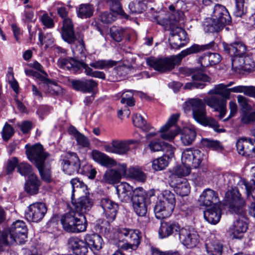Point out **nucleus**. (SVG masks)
Segmentation results:
<instances>
[{
	"mask_svg": "<svg viewBox=\"0 0 255 255\" xmlns=\"http://www.w3.org/2000/svg\"><path fill=\"white\" fill-rule=\"evenodd\" d=\"M70 183L72 187L71 199L74 209L61 217V223L68 232H84L87 225L84 213L91 208L92 202L87 195L88 193L87 186L82 181L75 178Z\"/></svg>",
	"mask_w": 255,
	"mask_h": 255,
	"instance_id": "f257e3e1",
	"label": "nucleus"
},
{
	"mask_svg": "<svg viewBox=\"0 0 255 255\" xmlns=\"http://www.w3.org/2000/svg\"><path fill=\"white\" fill-rule=\"evenodd\" d=\"M225 198L230 211L238 216L229 227L227 233L233 238L241 239L248 229L246 201L236 187L229 190L226 193Z\"/></svg>",
	"mask_w": 255,
	"mask_h": 255,
	"instance_id": "f03ea898",
	"label": "nucleus"
},
{
	"mask_svg": "<svg viewBox=\"0 0 255 255\" xmlns=\"http://www.w3.org/2000/svg\"><path fill=\"white\" fill-rule=\"evenodd\" d=\"M215 42L212 41L210 43L198 45L193 44L190 47L182 51L179 54L164 58H156L149 57L146 60L148 66L153 68L155 70L165 72L173 69L176 65L179 64L182 58L186 56L194 53H197L205 50L212 49L215 45Z\"/></svg>",
	"mask_w": 255,
	"mask_h": 255,
	"instance_id": "7ed1b4c3",
	"label": "nucleus"
},
{
	"mask_svg": "<svg viewBox=\"0 0 255 255\" xmlns=\"http://www.w3.org/2000/svg\"><path fill=\"white\" fill-rule=\"evenodd\" d=\"M28 159L33 162L37 168L42 179L49 182L51 180L50 165L47 161L49 153L44 150L43 146L36 143L32 146L25 145Z\"/></svg>",
	"mask_w": 255,
	"mask_h": 255,
	"instance_id": "20e7f679",
	"label": "nucleus"
},
{
	"mask_svg": "<svg viewBox=\"0 0 255 255\" xmlns=\"http://www.w3.org/2000/svg\"><path fill=\"white\" fill-rule=\"evenodd\" d=\"M231 22V17L226 7L217 4L214 7L211 17L206 19L203 26L205 32L214 33L220 31Z\"/></svg>",
	"mask_w": 255,
	"mask_h": 255,
	"instance_id": "39448f33",
	"label": "nucleus"
},
{
	"mask_svg": "<svg viewBox=\"0 0 255 255\" xmlns=\"http://www.w3.org/2000/svg\"><path fill=\"white\" fill-rule=\"evenodd\" d=\"M185 105L191 109L193 117L198 123L211 127L218 132L225 131V129L219 128V125L215 119L207 117L206 106L202 100L198 98L190 99L185 102Z\"/></svg>",
	"mask_w": 255,
	"mask_h": 255,
	"instance_id": "423d86ee",
	"label": "nucleus"
},
{
	"mask_svg": "<svg viewBox=\"0 0 255 255\" xmlns=\"http://www.w3.org/2000/svg\"><path fill=\"white\" fill-rule=\"evenodd\" d=\"M27 230L25 223L20 220L14 222L8 230L1 233L0 237V252L3 246L14 243L23 244L26 241Z\"/></svg>",
	"mask_w": 255,
	"mask_h": 255,
	"instance_id": "0eeeda50",
	"label": "nucleus"
},
{
	"mask_svg": "<svg viewBox=\"0 0 255 255\" xmlns=\"http://www.w3.org/2000/svg\"><path fill=\"white\" fill-rule=\"evenodd\" d=\"M161 197L156 202L154 211L156 218L163 219L169 217L174 210L176 204L175 196L169 190H164Z\"/></svg>",
	"mask_w": 255,
	"mask_h": 255,
	"instance_id": "6e6552de",
	"label": "nucleus"
},
{
	"mask_svg": "<svg viewBox=\"0 0 255 255\" xmlns=\"http://www.w3.org/2000/svg\"><path fill=\"white\" fill-rule=\"evenodd\" d=\"M58 66L63 69H67L73 73L80 72L81 68L85 69V72L87 75L95 78L105 79V74L103 72L93 71L87 64L83 62L80 61L74 58H60L58 62Z\"/></svg>",
	"mask_w": 255,
	"mask_h": 255,
	"instance_id": "1a4fd4ad",
	"label": "nucleus"
},
{
	"mask_svg": "<svg viewBox=\"0 0 255 255\" xmlns=\"http://www.w3.org/2000/svg\"><path fill=\"white\" fill-rule=\"evenodd\" d=\"M222 45L225 52L232 57L233 68L241 70V67L245 62L244 56L247 51L246 45L240 41H236L230 44L223 42Z\"/></svg>",
	"mask_w": 255,
	"mask_h": 255,
	"instance_id": "9d476101",
	"label": "nucleus"
},
{
	"mask_svg": "<svg viewBox=\"0 0 255 255\" xmlns=\"http://www.w3.org/2000/svg\"><path fill=\"white\" fill-rule=\"evenodd\" d=\"M132 201L134 211L138 216L145 217L147 211V206L150 203L149 196L154 195V190L146 193L142 187L135 188Z\"/></svg>",
	"mask_w": 255,
	"mask_h": 255,
	"instance_id": "9b49d317",
	"label": "nucleus"
},
{
	"mask_svg": "<svg viewBox=\"0 0 255 255\" xmlns=\"http://www.w3.org/2000/svg\"><path fill=\"white\" fill-rule=\"evenodd\" d=\"M62 39L69 44H73L77 41L80 46L81 51L85 48L83 41V34L81 32L75 33L74 26L71 19L65 18L63 21V26L61 29Z\"/></svg>",
	"mask_w": 255,
	"mask_h": 255,
	"instance_id": "f8f14e48",
	"label": "nucleus"
},
{
	"mask_svg": "<svg viewBox=\"0 0 255 255\" xmlns=\"http://www.w3.org/2000/svg\"><path fill=\"white\" fill-rule=\"evenodd\" d=\"M179 116V114L172 115L166 123L160 128L159 131L162 139L172 141L180 133V129L175 126Z\"/></svg>",
	"mask_w": 255,
	"mask_h": 255,
	"instance_id": "ddd939ff",
	"label": "nucleus"
},
{
	"mask_svg": "<svg viewBox=\"0 0 255 255\" xmlns=\"http://www.w3.org/2000/svg\"><path fill=\"white\" fill-rule=\"evenodd\" d=\"M119 233L125 237L126 243L123 245L126 250H135L140 242V233L137 230L123 228L120 230Z\"/></svg>",
	"mask_w": 255,
	"mask_h": 255,
	"instance_id": "4468645a",
	"label": "nucleus"
},
{
	"mask_svg": "<svg viewBox=\"0 0 255 255\" xmlns=\"http://www.w3.org/2000/svg\"><path fill=\"white\" fill-rule=\"evenodd\" d=\"M47 209L45 204L36 202L30 204L25 213V219L33 222L40 221L45 215Z\"/></svg>",
	"mask_w": 255,
	"mask_h": 255,
	"instance_id": "2eb2a0df",
	"label": "nucleus"
},
{
	"mask_svg": "<svg viewBox=\"0 0 255 255\" xmlns=\"http://www.w3.org/2000/svg\"><path fill=\"white\" fill-rule=\"evenodd\" d=\"M204 98L203 102L210 108L213 109L215 112H219L218 117L220 119H223L226 115L227 109V101L224 98H221V97L209 95Z\"/></svg>",
	"mask_w": 255,
	"mask_h": 255,
	"instance_id": "dca6fc26",
	"label": "nucleus"
},
{
	"mask_svg": "<svg viewBox=\"0 0 255 255\" xmlns=\"http://www.w3.org/2000/svg\"><path fill=\"white\" fill-rule=\"evenodd\" d=\"M181 243L187 248H193L199 243V236L193 229L182 228L179 236Z\"/></svg>",
	"mask_w": 255,
	"mask_h": 255,
	"instance_id": "f3484780",
	"label": "nucleus"
},
{
	"mask_svg": "<svg viewBox=\"0 0 255 255\" xmlns=\"http://www.w3.org/2000/svg\"><path fill=\"white\" fill-rule=\"evenodd\" d=\"M132 143L131 140L114 139L112 141L111 144H105L103 147L104 150L107 152L124 155L129 150V145Z\"/></svg>",
	"mask_w": 255,
	"mask_h": 255,
	"instance_id": "a211bd4d",
	"label": "nucleus"
},
{
	"mask_svg": "<svg viewBox=\"0 0 255 255\" xmlns=\"http://www.w3.org/2000/svg\"><path fill=\"white\" fill-rule=\"evenodd\" d=\"M201 154V151L198 149L187 148L182 152V162L196 168L199 166L202 161Z\"/></svg>",
	"mask_w": 255,
	"mask_h": 255,
	"instance_id": "6ab92c4d",
	"label": "nucleus"
},
{
	"mask_svg": "<svg viewBox=\"0 0 255 255\" xmlns=\"http://www.w3.org/2000/svg\"><path fill=\"white\" fill-rule=\"evenodd\" d=\"M100 206L103 210V213L108 221L113 222L116 218L119 205L108 198H103L100 202Z\"/></svg>",
	"mask_w": 255,
	"mask_h": 255,
	"instance_id": "aec40b11",
	"label": "nucleus"
},
{
	"mask_svg": "<svg viewBox=\"0 0 255 255\" xmlns=\"http://www.w3.org/2000/svg\"><path fill=\"white\" fill-rule=\"evenodd\" d=\"M179 224L176 222H162L158 230L159 237L161 239L167 238L171 235L179 236L181 231Z\"/></svg>",
	"mask_w": 255,
	"mask_h": 255,
	"instance_id": "412c9836",
	"label": "nucleus"
},
{
	"mask_svg": "<svg viewBox=\"0 0 255 255\" xmlns=\"http://www.w3.org/2000/svg\"><path fill=\"white\" fill-rule=\"evenodd\" d=\"M116 191L122 202L128 203L133 201L135 189L127 182H121L116 186Z\"/></svg>",
	"mask_w": 255,
	"mask_h": 255,
	"instance_id": "4be33fe9",
	"label": "nucleus"
},
{
	"mask_svg": "<svg viewBox=\"0 0 255 255\" xmlns=\"http://www.w3.org/2000/svg\"><path fill=\"white\" fill-rule=\"evenodd\" d=\"M192 79L191 82L187 83L185 85L184 89L191 90L194 88L202 89L206 86L205 83L210 81L209 77L199 71L193 73Z\"/></svg>",
	"mask_w": 255,
	"mask_h": 255,
	"instance_id": "5701e85b",
	"label": "nucleus"
},
{
	"mask_svg": "<svg viewBox=\"0 0 255 255\" xmlns=\"http://www.w3.org/2000/svg\"><path fill=\"white\" fill-rule=\"evenodd\" d=\"M198 201L201 205L206 207L217 205L219 201L218 194L210 188H206L200 195Z\"/></svg>",
	"mask_w": 255,
	"mask_h": 255,
	"instance_id": "b1692460",
	"label": "nucleus"
},
{
	"mask_svg": "<svg viewBox=\"0 0 255 255\" xmlns=\"http://www.w3.org/2000/svg\"><path fill=\"white\" fill-rule=\"evenodd\" d=\"M69 248L75 255H86L88 253V247L85 241L78 238L71 237L68 240Z\"/></svg>",
	"mask_w": 255,
	"mask_h": 255,
	"instance_id": "393cba45",
	"label": "nucleus"
},
{
	"mask_svg": "<svg viewBox=\"0 0 255 255\" xmlns=\"http://www.w3.org/2000/svg\"><path fill=\"white\" fill-rule=\"evenodd\" d=\"M169 151L162 156L152 161V167L155 171L164 169L168 164L169 160L174 155V148L172 146H168Z\"/></svg>",
	"mask_w": 255,
	"mask_h": 255,
	"instance_id": "a878e982",
	"label": "nucleus"
},
{
	"mask_svg": "<svg viewBox=\"0 0 255 255\" xmlns=\"http://www.w3.org/2000/svg\"><path fill=\"white\" fill-rule=\"evenodd\" d=\"M205 248L207 255H222L223 246L219 240L211 237L209 242L205 244Z\"/></svg>",
	"mask_w": 255,
	"mask_h": 255,
	"instance_id": "bb28decb",
	"label": "nucleus"
},
{
	"mask_svg": "<svg viewBox=\"0 0 255 255\" xmlns=\"http://www.w3.org/2000/svg\"><path fill=\"white\" fill-rule=\"evenodd\" d=\"M87 247L93 252L99 251L102 248L103 240L98 234L86 235L84 239Z\"/></svg>",
	"mask_w": 255,
	"mask_h": 255,
	"instance_id": "cd10ccee",
	"label": "nucleus"
},
{
	"mask_svg": "<svg viewBox=\"0 0 255 255\" xmlns=\"http://www.w3.org/2000/svg\"><path fill=\"white\" fill-rule=\"evenodd\" d=\"M40 186V181L35 174H31L25 184V191L30 195L36 194Z\"/></svg>",
	"mask_w": 255,
	"mask_h": 255,
	"instance_id": "c85d7f7f",
	"label": "nucleus"
},
{
	"mask_svg": "<svg viewBox=\"0 0 255 255\" xmlns=\"http://www.w3.org/2000/svg\"><path fill=\"white\" fill-rule=\"evenodd\" d=\"M221 216V211L218 205L213 206L212 208L204 211V217L206 221L212 224L219 222Z\"/></svg>",
	"mask_w": 255,
	"mask_h": 255,
	"instance_id": "c756f323",
	"label": "nucleus"
},
{
	"mask_svg": "<svg viewBox=\"0 0 255 255\" xmlns=\"http://www.w3.org/2000/svg\"><path fill=\"white\" fill-rule=\"evenodd\" d=\"M252 139L251 138L244 137L237 141L236 147L239 154L248 157Z\"/></svg>",
	"mask_w": 255,
	"mask_h": 255,
	"instance_id": "7c9ffc66",
	"label": "nucleus"
},
{
	"mask_svg": "<svg viewBox=\"0 0 255 255\" xmlns=\"http://www.w3.org/2000/svg\"><path fill=\"white\" fill-rule=\"evenodd\" d=\"M91 156L94 161L104 166L111 165L114 161L109 156L97 150H93L91 153Z\"/></svg>",
	"mask_w": 255,
	"mask_h": 255,
	"instance_id": "2f4dec72",
	"label": "nucleus"
},
{
	"mask_svg": "<svg viewBox=\"0 0 255 255\" xmlns=\"http://www.w3.org/2000/svg\"><path fill=\"white\" fill-rule=\"evenodd\" d=\"M208 94L220 96L226 101L230 98V88H226L224 84L215 85L214 88L208 91Z\"/></svg>",
	"mask_w": 255,
	"mask_h": 255,
	"instance_id": "473e14b6",
	"label": "nucleus"
},
{
	"mask_svg": "<svg viewBox=\"0 0 255 255\" xmlns=\"http://www.w3.org/2000/svg\"><path fill=\"white\" fill-rule=\"evenodd\" d=\"M175 192L181 196H187L190 191V187L186 179H181L174 187Z\"/></svg>",
	"mask_w": 255,
	"mask_h": 255,
	"instance_id": "72a5a7b5",
	"label": "nucleus"
},
{
	"mask_svg": "<svg viewBox=\"0 0 255 255\" xmlns=\"http://www.w3.org/2000/svg\"><path fill=\"white\" fill-rule=\"evenodd\" d=\"M196 136V131L194 128H187L183 129L181 135V140L185 145H189L193 143Z\"/></svg>",
	"mask_w": 255,
	"mask_h": 255,
	"instance_id": "f704fd0d",
	"label": "nucleus"
},
{
	"mask_svg": "<svg viewBox=\"0 0 255 255\" xmlns=\"http://www.w3.org/2000/svg\"><path fill=\"white\" fill-rule=\"evenodd\" d=\"M128 172V176L137 181L143 183L146 179L145 174L139 167H130Z\"/></svg>",
	"mask_w": 255,
	"mask_h": 255,
	"instance_id": "c9c22d12",
	"label": "nucleus"
},
{
	"mask_svg": "<svg viewBox=\"0 0 255 255\" xmlns=\"http://www.w3.org/2000/svg\"><path fill=\"white\" fill-rule=\"evenodd\" d=\"M168 146H172L168 143L160 141L159 139L152 140L149 142L147 145V147L151 152L162 150L167 152L169 151Z\"/></svg>",
	"mask_w": 255,
	"mask_h": 255,
	"instance_id": "e433bc0d",
	"label": "nucleus"
},
{
	"mask_svg": "<svg viewBox=\"0 0 255 255\" xmlns=\"http://www.w3.org/2000/svg\"><path fill=\"white\" fill-rule=\"evenodd\" d=\"M122 177L116 169H112L105 173L103 179L107 183L115 184L120 181Z\"/></svg>",
	"mask_w": 255,
	"mask_h": 255,
	"instance_id": "4c0bfd02",
	"label": "nucleus"
},
{
	"mask_svg": "<svg viewBox=\"0 0 255 255\" xmlns=\"http://www.w3.org/2000/svg\"><path fill=\"white\" fill-rule=\"evenodd\" d=\"M132 122L135 127L141 128L143 131H148L152 128L149 125L146 124L143 118L139 114L133 116Z\"/></svg>",
	"mask_w": 255,
	"mask_h": 255,
	"instance_id": "58836bf2",
	"label": "nucleus"
},
{
	"mask_svg": "<svg viewBox=\"0 0 255 255\" xmlns=\"http://www.w3.org/2000/svg\"><path fill=\"white\" fill-rule=\"evenodd\" d=\"M117 62L111 60H99L90 64L91 67L95 69H107L116 65Z\"/></svg>",
	"mask_w": 255,
	"mask_h": 255,
	"instance_id": "ea45409f",
	"label": "nucleus"
},
{
	"mask_svg": "<svg viewBox=\"0 0 255 255\" xmlns=\"http://www.w3.org/2000/svg\"><path fill=\"white\" fill-rule=\"evenodd\" d=\"M126 34V30L122 27L112 26L110 29L111 37L116 42L121 41Z\"/></svg>",
	"mask_w": 255,
	"mask_h": 255,
	"instance_id": "a19ab883",
	"label": "nucleus"
},
{
	"mask_svg": "<svg viewBox=\"0 0 255 255\" xmlns=\"http://www.w3.org/2000/svg\"><path fill=\"white\" fill-rule=\"evenodd\" d=\"M94 7L89 4L80 5L78 12V15L82 18H85L91 16L94 12Z\"/></svg>",
	"mask_w": 255,
	"mask_h": 255,
	"instance_id": "79ce46f5",
	"label": "nucleus"
},
{
	"mask_svg": "<svg viewBox=\"0 0 255 255\" xmlns=\"http://www.w3.org/2000/svg\"><path fill=\"white\" fill-rule=\"evenodd\" d=\"M201 143L203 146L217 151H221L224 149L221 142L218 140L204 138L202 140Z\"/></svg>",
	"mask_w": 255,
	"mask_h": 255,
	"instance_id": "37998d69",
	"label": "nucleus"
},
{
	"mask_svg": "<svg viewBox=\"0 0 255 255\" xmlns=\"http://www.w3.org/2000/svg\"><path fill=\"white\" fill-rule=\"evenodd\" d=\"M44 90L45 93L52 95H57L61 91L60 87L54 81L49 80L46 84H44Z\"/></svg>",
	"mask_w": 255,
	"mask_h": 255,
	"instance_id": "c03bdc74",
	"label": "nucleus"
},
{
	"mask_svg": "<svg viewBox=\"0 0 255 255\" xmlns=\"http://www.w3.org/2000/svg\"><path fill=\"white\" fill-rule=\"evenodd\" d=\"M177 34L179 40L181 41L183 46H184L188 41L187 33L184 29L180 27H174L171 28V34Z\"/></svg>",
	"mask_w": 255,
	"mask_h": 255,
	"instance_id": "a18cd8bd",
	"label": "nucleus"
},
{
	"mask_svg": "<svg viewBox=\"0 0 255 255\" xmlns=\"http://www.w3.org/2000/svg\"><path fill=\"white\" fill-rule=\"evenodd\" d=\"M128 8L132 13H140L145 9V5L141 0H135L128 4Z\"/></svg>",
	"mask_w": 255,
	"mask_h": 255,
	"instance_id": "49530a36",
	"label": "nucleus"
},
{
	"mask_svg": "<svg viewBox=\"0 0 255 255\" xmlns=\"http://www.w3.org/2000/svg\"><path fill=\"white\" fill-rule=\"evenodd\" d=\"M245 186L246 190L247 196L252 195L255 202H253L250 207V212L255 217V188L252 183H245Z\"/></svg>",
	"mask_w": 255,
	"mask_h": 255,
	"instance_id": "de8ad7c7",
	"label": "nucleus"
},
{
	"mask_svg": "<svg viewBox=\"0 0 255 255\" xmlns=\"http://www.w3.org/2000/svg\"><path fill=\"white\" fill-rule=\"evenodd\" d=\"M68 160H62V164L63 171L68 174L71 175L75 173H80L81 168L80 166H75L71 163L68 162Z\"/></svg>",
	"mask_w": 255,
	"mask_h": 255,
	"instance_id": "09e8293b",
	"label": "nucleus"
},
{
	"mask_svg": "<svg viewBox=\"0 0 255 255\" xmlns=\"http://www.w3.org/2000/svg\"><path fill=\"white\" fill-rule=\"evenodd\" d=\"M240 121L242 124L249 125L255 122V112H249L243 111L241 117Z\"/></svg>",
	"mask_w": 255,
	"mask_h": 255,
	"instance_id": "8fccbe9b",
	"label": "nucleus"
},
{
	"mask_svg": "<svg viewBox=\"0 0 255 255\" xmlns=\"http://www.w3.org/2000/svg\"><path fill=\"white\" fill-rule=\"evenodd\" d=\"M192 166L182 163L181 165L177 166L174 170V173L179 177L188 175L191 172Z\"/></svg>",
	"mask_w": 255,
	"mask_h": 255,
	"instance_id": "3c124183",
	"label": "nucleus"
},
{
	"mask_svg": "<svg viewBox=\"0 0 255 255\" xmlns=\"http://www.w3.org/2000/svg\"><path fill=\"white\" fill-rule=\"evenodd\" d=\"M80 173L85 175L88 178L93 179L95 178L97 171L90 164L83 165Z\"/></svg>",
	"mask_w": 255,
	"mask_h": 255,
	"instance_id": "603ef678",
	"label": "nucleus"
},
{
	"mask_svg": "<svg viewBox=\"0 0 255 255\" xmlns=\"http://www.w3.org/2000/svg\"><path fill=\"white\" fill-rule=\"evenodd\" d=\"M63 160H68L69 163L75 165V166L81 167V162L77 154L74 152L69 151L64 156Z\"/></svg>",
	"mask_w": 255,
	"mask_h": 255,
	"instance_id": "864d4df0",
	"label": "nucleus"
},
{
	"mask_svg": "<svg viewBox=\"0 0 255 255\" xmlns=\"http://www.w3.org/2000/svg\"><path fill=\"white\" fill-rule=\"evenodd\" d=\"M18 172L23 176H29L32 173L31 166L27 162H22L18 164L17 166Z\"/></svg>",
	"mask_w": 255,
	"mask_h": 255,
	"instance_id": "5fc2aeb1",
	"label": "nucleus"
},
{
	"mask_svg": "<svg viewBox=\"0 0 255 255\" xmlns=\"http://www.w3.org/2000/svg\"><path fill=\"white\" fill-rule=\"evenodd\" d=\"M121 102L122 104H126L128 106L132 107L134 105V100L131 91H128L122 95Z\"/></svg>",
	"mask_w": 255,
	"mask_h": 255,
	"instance_id": "6e6d98bb",
	"label": "nucleus"
},
{
	"mask_svg": "<svg viewBox=\"0 0 255 255\" xmlns=\"http://www.w3.org/2000/svg\"><path fill=\"white\" fill-rule=\"evenodd\" d=\"M77 145L81 148H88L90 145V142L88 138L82 133H80L75 138Z\"/></svg>",
	"mask_w": 255,
	"mask_h": 255,
	"instance_id": "4d7b16f0",
	"label": "nucleus"
},
{
	"mask_svg": "<svg viewBox=\"0 0 255 255\" xmlns=\"http://www.w3.org/2000/svg\"><path fill=\"white\" fill-rule=\"evenodd\" d=\"M39 40L41 45L45 44L46 47H48L52 45L54 42V39L50 34H47L43 37L42 33H39Z\"/></svg>",
	"mask_w": 255,
	"mask_h": 255,
	"instance_id": "13d9d810",
	"label": "nucleus"
},
{
	"mask_svg": "<svg viewBox=\"0 0 255 255\" xmlns=\"http://www.w3.org/2000/svg\"><path fill=\"white\" fill-rule=\"evenodd\" d=\"M116 16L110 12L105 11L101 13L100 18L101 21L105 23H111L116 19Z\"/></svg>",
	"mask_w": 255,
	"mask_h": 255,
	"instance_id": "bf43d9fd",
	"label": "nucleus"
},
{
	"mask_svg": "<svg viewBox=\"0 0 255 255\" xmlns=\"http://www.w3.org/2000/svg\"><path fill=\"white\" fill-rule=\"evenodd\" d=\"M14 133V130L12 127L9 124L6 123L3 128L2 131V136L4 140H7Z\"/></svg>",
	"mask_w": 255,
	"mask_h": 255,
	"instance_id": "052dcab7",
	"label": "nucleus"
},
{
	"mask_svg": "<svg viewBox=\"0 0 255 255\" xmlns=\"http://www.w3.org/2000/svg\"><path fill=\"white\" fill-rule=\"evenodd\" d=\"M169 10L172 12L169 18L170 20L174 22H178L181 19L183 13L180 11H175V7L173 5L169 6Z\"/></svg>",
	"mask_w": 255,
	"mask_h": 255,
	"instance_id": "680f3d73",
	"label": "nucleus"
},
{
	"mask_svg": "<svg viewBox=\"0 0 255 255\" xmlns=\"http://www.w3.org/2000/svg\"><path fill=\"white\" fill-rule=\"evenodd\" d=\"M244 61L245 62L241 67V70L245 71L251 72L254 69V62L250 57H245Z\"/></svg>",
	"mask_w": 255,
	"mask_h": 255,
	"instance_id": "e2e57ef3",
	"label": "nucleus"
},
{
	"mask_svg": "<svg viewBox=\"0 0 255 255\" xmlns=\"http://www.w3.org/2000/svg\"><path fill=\"white\" fill-rule=\"evenodd\" d=\"M244 3L241 2H236V6L234 11L235 16L241 17L246 13L247 9L244 7Z\"/></svg>",
	"mask_w": 255,
	"mask_h": 255,
	"instance_id": "0e129e2a",
	"label": "nucleus"
},
{
	"mask_svg": "<svg viewBox=\"0 0 255 255\" xmlns=\"http://www.w3.org/2000/svg\"><path fill=\"white\" fill-rule=\"evenodd\" d=\"M52 108L47 105L40 106L36 112L41 120H43L45 116L48 115L52 110Z\"/></svg>",
	"mask_w": 255,
	"mask_h": 255,
	"instance_id": "69168bd1",
	"label": "nucleus"
},
{
	"mask_svg": "<svg viewBox=\"0 0 255 255\" xmlns=\"http://www.w3.org/2000/svg\"><path fill=\"white\" fill-rule=\"evenodd\" d=\"M110 2V8L115 13L121 14L124 12L121 4L119 1L114 0H109Z\"/></svg>",
	"mask_w": 255,
	"mask_h": 255,
	"instance_id": "338daca9",
	"label": "nucleus"
},
{
	"mask_svg": "<svg viewBox=\"0 0 255 255\" xmlns=\"http://www.w3.org/2000/svg\"><path fill=\"white\" fill-rule=\"evenodd\" d=\"M152 255H180L179 252L177 251H168L161 252L156 248H151Z\"/></svg>",
	"mask_w": 255,
	"mask_h": 255,
	"instance_id": "774afa93",
	"label": "nucleus"
}]
</instances>
